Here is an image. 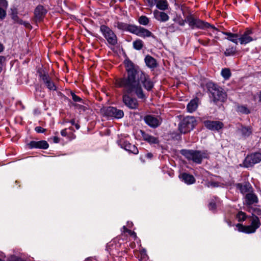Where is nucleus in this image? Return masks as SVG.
<instances>
[{
	"mask_svg": "<svg viewBox=\"0 0 261 261\" xmlns=\"http://www.w3.org/2000/svg\"><path fill=\"white\" fill-rule=\"evenodd\" d=\"M19 24L23 25L27 28H31V25L29 22H27V21H24L22 20H21V22H20Z\"/></svg>",
	"mask_w": 261,
	"mask_h": 261,
	"instance_id": "nucleus-46",
	"label": "nucleus"
},
{
	"mask_svg": "<svg viewBox=\"0 0 261 261\" xmlns=\"http://www.w3.org/2000/svg\"><path fill=\"white\" fill-rule=\"evenodd\" d=\"M103 114L110 117L120 119L123 117L124 112L122 110L113 107H108L102 109Z\"/></svg>",
	"mask_w": 261,
	"mask_h": 261,
	"instance_id": "nucleus-9",
	"label": "nucleus"
},
{
	"mask_svg": "<svg viewBox=\"0 0 261 261\" xmlns=\"http://www.w3.org/2000/svg\"><path fill=\"white\" fill-rule=\"evenodd\" d=\"M125 66L127 75L116 79V87L122 88L123 93H131L135 92L138 98H144L145 95L138 81L139 71L137 67L130 60L125 61Z\"/></svg>",
	"mask_w": 261,
	"mask_h": 261,
	"instance_id": "nucleus-1",
	"label": "nucleus"
},
{
	"mask_svg": "<svg viewBox=\"0 0 261 261\" xmlns=\"http://www.w3.org/2000/svg\"><path fill=\"white\" fill-rule=\"evenodd\" d=\"M144 120L147 124L153 128L157 127L161 124V121L160 119L152 115L146 116L144 117Z\"/></svg>",
	"mask_w": 261,
	"mask_h": 261,
	"instance_id": "nucleus-17",
	"label": "nucleus"
},
{
	"mask_svg": "<svg viewBox=\"0 0 261 261\" xmlns=\"http://www.w3.org/2000/svg\"><path fill=\"white\" fill-rule=\"evenodd\" d=\"M100 31L109 44L115 45L117 43V37L113 31L106 25L100 27Z\"/></svg>",
	"mask_w": 261,
	"mask_h": 261,
	"instance_id": "nucleus-6",
	"label": "nucleus"
},
{
	"mask_svg": "<svg viewBox=\"0 0 261 261\" xmlns=\"http://www.w3.org/2000/svg\"><path fill=\"white\" fill-rule=\"evenodd\" d=\"M118 144L121 148L130 153L134 154H137L139 153L137 147L125 140L120 139L118 142Z\"/></svg>",
	"mask_w": 261,
	"mask_h": 261,
	"instance_id": "nucleus-14",
	"label": "nucleus"
},
{
	"mask_svg": "<svg viewBox=\"0 0 261 261\" xmlns=\"http://www.w3.org/2000/svg\"><path fill=\"white\" fill-rule=\"evenodd\" d=\"M79 109L85 111L87 110V108L84 106L78 105Z\"/></svg>",
	"mask_w": 261,
	"mask_h": 261,
	"instance_id": "nucleus-52",
	"label": "nucleus"
},
{
	"mask_svg": "<svg viewBox=\"0 0 261 261\" xmlns=\"http://www.w3.org/2000/svg\"><path fill=\"white\" fill-rule=\"evenodd\" d=\"M250 218H251L250 225L245 226L241 223L236 225L239 231L245 233H252L255 232L256 229L259 227L261 224L259 218L254 214H252Z\"/></svg>",
	"mask_w": 261,
	"mask_h": 261,
	"instance_id": "nucleus-4",
	"label": "nucleus"
},
{
	"mask_svg": "<svg viewBox=\"0 0 261 261\" xmlns=\"http://www.w3.org/2000/svg\"><path fill=\"white\" fill-rule=\"evenodd\" d=\"M222 33L227 36V37L225 38L230 41L235 43L236 44H238V40H239V35L238 34L232 33L227 32H223Z\"/></svg>",
	"mask_w": 261,
	"mask_h": 261,
	"instance_id": "nucleus-27",
	"label": "nucleus"
},
{
	"mask_svg": "<svg viewBox=\"0 0 261 261\" xmlns=\"http://www.w3.org/2000/svg\"><path fill=\"white\" fill-rule=\"evenodd\" d=\"M35 130L38 133H43L46 131V129L41 126H37L35 127Z\"/></svg>",
	"mask_w": 261,
	"mask_h": 261,
	"instance_id": "nucleus-44",
	"label": "nucleus"
},
{
	"mask_svg": "<svg viewBox=\"0 0 261 261\" xmlns=\"http://www.w3.org/2000/svg\"><path fill=\"white\" fill-rule=\"evenodd\" d=\"M236 217L239 221H244L247 218V216L244 212L240 211L237 214Z\"/></svg>",
	"mask_w": 261,
	"mask_h": 261,
	"instance_id": "nucleus-38",
	"label": "nucleus"
},
{
	"mask_svg": "<svg viewBox=\"0 0 261 261\" xmlns=\"http://www.w3.org/2000/svg\"><path fill=\"white\" fill-rule=\"evenodd\" d=\"M133 47L136 50H141L143 47V42L141 39H138L133 42Z\"/></svg>",
	"mask_w": 261,
	"mask_h": 261,
	"instance_id": "nucleus-33",
	"label": "nucleus"
},
{
	"mask_svg": "<svg viewBox=\"0 0 261 261\" xmlns=\"http://www.w3.org/2000/svg\"><path fill=\"white\" fill-rule=\"evenodd\" d=\"M179 178L188 185L194 184L195 182L194 177L190 174L183 173L179 175Z\"/></svg>",
	"mask_w": 261,
	"mask_h": 261,
	"instance_id": "nucleus-26",
	"label": "nucleus"
},
{
	"mask_svg": "<svg viewBox=\"0 0 261 261\" xmlns=\"http://www.w3.org/2000/svg\"><path fill=\"white\" fill-rule=\"evenodd\" d=\"M196 125L195 118L193 116H187L179 124L178 128L181 133L186 134L193 130Z\"/></svg>",
	"mask_w": 261,
	"mask_h": 261,
	"instance_id": "nucleus-5",
	"label": "nucleus"
},
{
	"mask_svg": "<svg viewBox=\"0 0 261 261\" xmlns=\"http://www.w3.org/2000/svg\"><path fill=\"white\" fill-rule=\"evenodd\" d=\"M142 137L144 140L148 142L150 144H156L158 143L159 141L156 138L152 136L145 132L141 130Z\"/></svg>",
	"mask_w": 261,
	"mask_h": 261,
	"instance_id": "nucleus-30",
	"label": "nucleus"
},
{
	"mask_svg": "<svg viewBox=\"0 0 261 261\" xmlns=\"http://www.w3.org/2000/svg\"><path fill=\"white\" fill-rule=\"evenodd\" d=\"M67 128H65V129H62L61 131V134L62 136L63 137H67L68 136V133L67 132Z\"/></svg>",
	"mask_w": 261,
	"mask_h": 261,
	"instance_id": "nucleus-48",
	"label": "nucleus"
},
{
	"mask_svg": "<svg viewBox=\"0 0 261 261\" xmlns=\"http://www.w3.org/2000/svg\"><path fill=\"white\" fill-rule=\"evenodd\" d=\"M237 111L238 112L246 114H248L250 113V110L246 106H238L237 107Z\"/></svg>",
	"mask_w": 261,
	"mask_h": 261,
	"instance_id": "nucleus-37",
	"label": "nucleus"
},
{
	"mask_svg": "<svg viewBox=\"0 0 261 261\" xmlns=\"http://www.w3.org/2000/svg\"><path fill=\"white\" fill-rule=\"evenodd\" d=\"M11 18L14 20L15 23L19 24L20 22H21V19L19 18L16 12L13 11L12 12Z\"/></svg>",
	"mask_w": 261,
	"mask_h": 261,
	"instance_id": "nucleus-40",
	"label": "nucleus"
},
{
	"mask_svg": "<svg viewBox=\"0 0 261 261\" xmlns=\"http://www.w3.org/2000/svg\"><path fill=\"white\" fill-rule=\"evenodd\" d=\"M71 96L72 99L75 101V102H81L82 99L78 96H77L74 93H71Z\"/></svg>",
	"mask_w": 261,
	"mask_h": 261,
	"instance_id": "nucleus-43",
	"label": "nucleus"
},
{
	"mask_svg": "<svg viewBox=\"0 0 261 261\" xmlns=\"http://www.w3.org/2000/svg\"><path fill=\"white\" fill-rule=\"evenodd\" d=\"M211 93L214 102H217L218 101H224L226 98V94L223 89L215 85L212 87Z\"/></svg>",
	"mask_w": 261,
	"mask_h": 261,
	"instance_id": "nucleus-8",
	"label": "nucleus"
},
{
	"mask_svg": "<svg viewBox=\"0 0 261 261\" xmlns=\"http://www.w3.org/2000/svg\"><path fill=\"white\" fill-rule=\"evenodd\" d=\"M85 261H92V259L90 257L87 258Z\"/></svg>",
	"mask_w": 261,
	"mask_h": 261,
	"instance_id": "nucleus-60",
	"label": "nucleus"
},
{
	"mask_svg": "<svg viewBox=\"0 0 261 261\" xmlns=\"http://www.w3.org/2000/svg\"><path fill=\"white\" fill-rule=\"evenodd\" d=\"M208 41H207V42H203V41H200V43H201V44H202L203 45H207V44H208Z\"/></svg>",
	"mask_w": 261,
	"mask_h": 261,
	"instance_id": "nucleus-57",
	"label": "nucleus"
},
{
	"mask_svg": "<svg viewBox=\"0 0 261 261\" xmlns=\"http://www.w3.org/2000/svg\"><path fill=\"white\" fill-rule=\"evenodd\" d=\"M259 100L261 102V91L260 92L259 95Z\"/></svg>",
	"mask_w": 261,
	"mask_h": 261,
	"instance_id": "nucleus-61",
	"label": "nucleus"
},
{
	"mask_svg": "<svg viewBox=\"0 0 261 261\" xmlns=\"http://www.w3.org/2000/svg\"><path fill=\"white\" fill-rule=\"evenodd\" d=\"M146 156L148 158L150 159V158H151L152 157V154L151 153H148L147 154Z\"/></svg>",
	"mask_w": 261,
	"mask_h": 261,
	"instance_id": "nucleus-54",
	"label": "nucleus"
},
{
	"mask_svg": "<svg viewBox=\"0 0 261 261\" xmlns=\"http://www.w3.org/2000/svg\"><path fill=\"white\" fill-rule=\"evenodd\" d=\"M122 231L123 233L127 232L128 233L130 236L133 237L134 239L135 240L137 237L136 233L134 231H132L131 230H129L126 228V226H123L122 228Z\"/></svg>",
	"mask_w": 261,
	"mask_h": 261,
	"instance_id": "nucleus-36",
	"label": "nucleus"
},
{
	"mask_svg": "<svg viewBox=\"0 0 261 261\" xmlns=\"http://www.w3.org/2000/svg\"><path fill=\"white\" fill-rule=\"evenodd\" d=\"M236 186L243 194L249 192L252 189V187L249 182L238 183L236 184Z\"/></svg>",
	"mask_w": 261,
	"mask_h": 261,
	"instance_id": "nucleus-23",
	"label": "nucleus"
},
{
	"mask_svg": "<svg viewBox=\"0 0 261 261\" xmlns=\"http://www.w3.org/2000/svg\"><path fill=\"white\" fill-rule=\"evenodd\" d=\"M199 105V99L198 98H194L188 103L187 106V111L189 113H193L195 111Z\"/></svg>",
	"mask_w": 261,
	"mask_h": 261,
	"instance_id": "nucleus-25",
	"label": "nucleus"
},
{
	"mask_svg": "<svg viewBox=\"0 0 261 261\" xmlns=\"http://www.w3.org/2000/svg\"><path fill=\"white\" fill-rule=\"evenodd\" d=\"M252 33L251 30H246L239 38L240 43L241 44H247L253 40L252 38L250 36Z\"/></svg>",
	"mask_w": 261,
	"mask_h": 261,
	"instance_id": "nucleus-21",
	"label": "nucleus"
},
{
	"mask_svg": "<svg viewBox=\"0 0 261 261\" xmlns=\"http://www.w3.org/2000/svg\"><path fill=\"white\" fill-rule=\"evenodd\" d=\"M219 186V183L218 182H208L207 186L208 187H217Z\"/></svg>",
	"mask_w": 261,
	"mask_h": 261,
	"instance_id": "nucleus-45",
	"label": "nucleus"
},
{
	"mask_svg": "<svg viewBox=\"0 0 261 261\" xmlns=\"http://www.w3.org/2000/svg\"><path fill=\"white\" fill-rule=\"evenodd\" d=\"M129 93H124L122 96V100L124 105L130 109H136L138 108L137 100L128 95Z\"/></svg>",
	"mask_w": 261,
	"mask_h": 261,
	"instance_id": "nucleus-13",
	"label": "nucleus"
},
{
	"mask_svg": "<svg viewBox=\"0 0 261 261\" xmlns=\"http://www.w3.org/2000/svg\"><path fill=\"white\" fill-rule=\"evenodd\" d=\"M245 204L247 205H251L258 202L257 196L254 193L249 192L245 195Z\"/></svg>",
	"mask_w": 261,
	"mask_h": 261,
	"instance_id": "nucleus-22",
	"label": "nucleus"
},
{
	"mask_svg": "<svg viewBox=\"0 0 261 261\" xmlns=\"http://www.w3.org/2000/svg\"><path fill=\"white\" fill-rule=\"evenodd\" d=\"M138 22L141 25H147L149 23V19L146 16L142 15L139 17Z\"/></svg>",
	"mask_w": 261,
	"mask_h": 261,
	"instance_id": "nucleus-34",
	"label": "nucleus"
},
{
	"mask_svg": "<svg viewBox=\"0 0 261 261\" xmlns=\"http://www.w3.org/2000/svg\"><path fill=\"white\" fill-rule=\"evenodd\" d=\"M74 126L75 127V128H76V129H79L80 127V124H77V123H75L74 124Z\"/></svg>",
	"mask_w": 261,
	"mask_h": 261,
	"instance_id": "nucleus-55",
	"label": "nucleus"
},
{
	"mask_svg": "<svg viewBox=\"0 0 261 261\" xmlns=\"http://www.w3.org/2000/svg\"><path fill=\"white\" fill-rule=\"evenodd\" d=\"M148 5L150 7L153 6L157 2H158L160 0H147Z\"/></svg>",
	"mask_w": 261,
	"mask_h": 261,
	"instance_id": "nucleus-47",
	"label": "nucleus"
},
{
	"mask_svg": "<svg viewBox=\"0 0 261 261\" xmlns=\"http://www.w3.org/2000/svg\"><path fill=\"white\" fill-rule=\"evenodd\" d=\"M8 4L6 0H0V19H3L6 16V10Z\"/></svg>",
	"mask_w": 261,
	"mask_h": 261,
	"instance_id": "nucleus-28",
	"label": "nucleus"
},
{
	"mask_svg": "<svg viewBox=\"0 0 261 261\" xmlns=\"http://www.w3.org/2000/svg\"><path fill=\"white\" fill-rule=\"evenodd\" d=\"M186 21L192 29H198L204 30L207 28H212L214 30L218 31V29L210 23L195 17L192 15H188L186 17Z\"/></svg>",
	"mask_w": 261,
	"mask_h": 261,
	"instance_id": "nucleus-2",
	"label": "nucleus"
},
{
	"mask_svg": "<svg viewBox=\"0 0 261 261\" xmlns=\"http://www.w3.org/2000/svg\"><path fill=\"white\" fill-rule=\"evenodd\" d=\"M9 261H25V260H24L22 259H21L20 258H18V257H12L11 258Z\"/></svg>",
	"mask_w": 261,
	"mask_h": 261,
	"instance_id": "nucleus-49",
	"label": "nucleus"
},
{
	"mask_svg": "<svg viewBox=\"0 0 261 261\" xmlns=\"http://www.w3.org/2000/svg\"><path fill=\"white\" fill-rule=\"evenodd\" d=\"M40 76L44 83L49 90L55 91L57 89L54 83L51 80L50 77L48 74L40 73Z\"/></svg>",
	"mask_w": 261,
	"mask_h": 261,
	"instance_id": "nucleus-16",
	"label": "nucleus"
},
{
	"mask_svg": "<svg viewBox=\"0 0 261 261\" xmlns=\"http://www.w3.org/2000/svg\"><path fill=\"white\" fill-rule=\"evenodd\" d=\"M261 162V152H255L250 153L245 158L244 162V166L249 168L253 166L255 164Z\"/></svg>",
	"mask_w": 261,
	"mask_h": 261,
	"instance_id": "nucleus-7",
	"label": "nucleus"
},
{
	"mask_svg": "<svg viewBox=\"0 0 261 261\" xmlns=\"http://www.w3.org/2000/svg\"><path fill=\"white\" fill-rule=\"evenodd\" d=\"M146 65L150 68L154 69L157 67L158 64L156 60L152 57L147 55L145 58Z\"/></svg>",
	"mask_w": 261,
	"mask_h": 261,
	"instance_id": "nucleus-29",
	"label": "nucleus"
},
{
	"mask_svg": "<svg viewBox=\"0 0 261 261\" xmlns=\"http://www.w3.org/2000/svg\"><path fill=\"white\" fill-rule=\"evenodd\" d=\"M53 142L55 143H58L60 142V139L59 137L55 136L53 138Z\"/></svg>",
	"mask_w": 261,
	"mask_h": 261,
	"instance_id": "nucleus-51",
	"label": "nucleus"
},
{
	"mask_svg": "<svg viewBox=\"0 0 261 261\" xmlns=\"http://www.w3.org/2000/svg\"><path fill=\"white\" fill-rule=\"evenodd\" d=\"M231 74L230 70L228 68L223 69L221 71V75L225 80H228Z\"/></svg>",
	"mask_w": 261,
	"mask_h": 261,
	"instance_id": "nucleus-35",
	"label": "nucleus"
},
{
	"mask_svg": "<svg viewBox=\"0 0 261 261\" xmlns=\"http://www.w3.org/2000/svg\"><path fill=\"white\" fill-rule=\"evenodd\" d=\"M29 147L32 148H39L46 149L48 148L49 145L46 141H32L28 144Z\"/></svg>",
	"mask_w": 261,
	"mask_h": 261,
	"instance_id": "nucleus-18",
	"label": "nucleus"
},
{
	"mask_svg": "<svg viewBox=\"0 0 261 261\" xmlns=\"http://www.w3.org/2000/svg\"><path fill=\"white\" fill-rule=\"evenodd\" d=\"M156 7L162 10H165L168 8V4L165 0H160L156 3Z\"/></svg>",
	"mask_w": 261,
	"mask_h": 261,
	"instance_id": "nucleus-32",
	"label": "nucleus"
},
{
	"mask_svg": "<svg viewBox=\"0 0 261 261\" xmlns=\"http://www.w3.org/2000/svg\"><path fill=\"white\" fill-rule=\"evenodd\" d=\"M120 2H123L125 0H119Z\"/></svg>",
	"mask_w": 261,
	"mask_h": 261,
	"instance_id": "nucleus-63",
	"label": "nucleus"
},
{
	"mask_svg": "<svg viewBox=\"0 0 261 261\" xmlns=\"http://www.w3.org/2000/svg\"><path fill=\"white\" fill-rule=\"evenodd\" d=\"M69 129H70V130H72L73 129V128L72 127H69Z\"/></svg>",
	"mask_w": 261,
	"mask_h": 261,
	"instance_id": "nucleus-62",
	"label": "nucleus"
},
{
	"mask_svg": "<svg viewBox=\"0 0 261 261\" xmlns=\"http://www.w3.org/2000/svg\"><path fill=\"white\" fill-rule=\"evenodd\" d=\"M130 246L132 248H134V246H135V244L134 243H132L130 244Z\"/></svg>",
	"mask_w": 261,
	"mask_h": 261,
	"instance_id": "nucleus-59",
	"label": "nucleus"
},
{
	"mask_svg": "<svg viewBox=\"0 0 261 261\" xmlns=\"http://www.w3.org/2000/svg\"><path fill=\"white\" fill-rule=\"evenodd\" d=\"M47 12L46 10L42 5H38L36 7L34 11V15L35 18L40 21L45 16Z\"/></svg>",
	"mask_w": 261,
	"mask_h": 261,
	"instance_id": "nucleus-19",
	"label": "nucleus"
},
{
	"mask_svg": "<svg viewBox=\"0 0 261 261\" xmlns=\"http://www.w3.org/2000/svg\"><path fill=\"white\" fill-rule=\"evenodd\" d=\"M121 244L117 239H114L107 244L106 250L112 255H117L120 251Z\"/></svg>",
	"mask_w": 261,
	"mask_h": 261,
	"instance_id": "nucleus-11",
	"label": "nucleus"
},
{
	"mask_svg": "<svg viewBox=\"0 0 261 261\" xmlns=\"http://www.w3.org/2000/svg\"><path fill=\"white\" fill-rule=\"evenodd\" d=\"M138 81L140 83L142 84L144 87L148 91L151 90L153 87V84L151 82L149 76L143 72L138 73Z\"/></svg>",
	"mask_w": 261,
	"mask_h": 261,
	"instance_id": "nucleus-10",
	"label": "nucleus"
},
{
	"mask_svg": "<svg viewBox=\"0 0 261 261\" xmlns=\"http://www.w3.org/2000/svg\"><path fill=\"white\" fill-rule=\"evenodd\" d=\"M204 126L211 130H219L223 128V123L219 121L206 120L204 121Z\"/></svg>",
	"mask_w": 261,
	"mask_h": 261,
	"instance_id": "nucleus-15",
	"label": "nucleus"
},
{
	"mask_svg": "<svg viewBox=\"0 0 261 261\" xmlns=\"http://www.w3.org/2000/svg\"><path fill=\"white\" fill-rule=\"evenodd\" d=\"M70 122L71 123V124L72 125H74V124H75V120L74 119H72L70 120Z\"/></svg>",
	"mask_w": 261,
	"mask_h": 261,
	"instance_id": "nucleus-56",
	"label": "nucleus"
},
{
	"mask_svg": "<svg viewBox=\"0 0 261 261\" xmlns=\"http://www.w3.org/2000/svg\"><path fill=\"white\" fill-rule=\"evenodd\" d=\"M0 261H4V260L2 259H0Z\"/></svg>",
	"mask_w": 261,
	"mask_h": 261,
	"instance_id": "nucleus-64",
	"label": "nucleus"
},
{
	"mask_svg": "<svg viewBox=\"0 0 261 261\" xmlns=\"http://www.w3.org/2000/svg\"><path fill=\"white\" fill-rule=\"evenodd\" d=\"M182 154L188 160H191L197 164H200L203 159L208 156L207 151L200 150H183Z\"/></svg>",
	"mask_w": 261,
	"mask_h": 261,
	"instance_id": "nucleus-3",
	"label": "nucleus"
},
{
	"mask_svg": "<svg viewBox=\"0 0 261 261\" xmlns=\"http://www.w3.org/2000/svg\"><path fill=\"white\" fill-rule=\"evenodd\" d=\"M214 199H212V200L208 204V208L210 210H215L216 208V201H217V198L214 197Z\"/></svg>",
	"mask_w": 261,
	"mask_h": 261,
	"instance_id": "nucleus-41",
	"label": "nucleus"
},
{
	"mask_svg": "<svg viewBox=\"0 0 261 261\" xmlns=\"http://www.w3.org/2000/svg\"><path fill=\"white\" fill-rule=\"evenodd\" d=\"M67 137L70 139V140H72V139H74L75 138L76 136L74 134H73V133H70V134H68V136H67Z\"/></svg>",
	"mask_w": 261,
	"mask_h": 261,
	"instance_id": "nucleus-50",
	"label": "nucleus"
},
{
	"mask_svg": "<svg viewBox=\"0 0 261 261\" xmlns=\"http://www.w3.org/2000/svg\"><path fill=\"white\" fill-rule=\"evenodd\" d=\"M240 130L244 137H248L252 134V128L250 127L242 126Z\"/></svg>",
	"mask_w": 261,
	"mask_h": 261,
	"instance_id": "nucleus-31",
	"label": "nucleus"
},
{
	"mask_svg": "<svg viewBox=\"0 0 261 261\" xmlns=\"http://www.w3.org/2000/svg\"><path fill=\"white\" fill-rule=\"evenodd\" d=\"M141 254L142 255H145L146 254V251L145 250V249H142V250H141Z\"/></svg>",
	"mask_w": 261,
	"mask_h": 261,
	"instance_id": "nucleus-58",
	"label": "nucleus"
},
{
	"mask_svg": "<svg viewBox=\"0 0 261 261\" xmlns=\"http://www.w3.org/2000/svg\"><path fill=\"white\" fill-rule=\"evenodd\" d=\"M134 24H127L117 21L115 22L114 27L123 31H128L132 33Z\"/></svg>",
	"mask_w": 261,
	"mask_h": 261,
	"instance_id": "nucleus-20",
	"label": "nucleus"
},
{
	"mask_svg": "<svg viewBox=\"0 0 261 261\" xmlns=\"http://www.w3.org/2000/svg\"><path fill=\"white\" fill-rule=\"evenodd\" d=\"M132 33L142 38L150 37L153 36V34L148 30L135 24Z\"/></svg>",
	"mask_w": 261,
	"mask_h": 261,
	"instance_id": "nucleus-12",
	"label": "nucleus"
},
{
	"mask_svg": "<svg viewBox=\"0 0 261 261\" xmlns=\"http://www.w3.org/2000/svg\"><path fill=\"white\" fill-rule=\"evenodd\" d=\"M236 48L233 47H231L228 48H227L224 52V55L226 56H230L234 55L236 54Z\"/></svg>",
	"mask_w": 261,
	"mask_h": 261,
	"instance_id": "nucleus-39",
	"label": "nucleus"
},
{
	"mask_svg": "<svg viewBox=\"0 0 261 261\" xmlns=\"http://www.w3.org/2000/svg\"><path fill=\"white\" fill-rule=\"evenodd\" d=\"M175 21L179 25L184 26L185 24L186 19L185 20L182 19L180 17H177L174 19Z\"/></svg>",
	"mask_w": 261,
	"mask_h": 261,
	"instance_id": "nucleus-42",
	"label": "nucleus"
},
{
	"mask_svg": "<svg viewBox=\"0 0 261 261\" xmlns=\"http://www.w3.org/2000/svg\"><path fill=\"white\" fill-rule=\"evenodd\" d=\"M4 46L2 44L0 43V53L2 52L4 50Z\"/></svg>",
	"mask_w": 261,
	"mask_h": 261,
	"instance_id": "nucleus-53",
	"label": "nucleus"
},
{
	"mask_svg": "<svg viewBox=\"0 0 261 261\" xmlns=\"http://www.w3.org/2000/svg\"><path fill=\"white\" fill-rule=\"evenodd\" d=\"M153 15L154 18L160 21L165 22L169 19V16L166 13L156 10L154 11Z\"/></svg>",
	"mask_w": 261,
	"mask_h": 261,
	"instance_id": "nucleus-24",
	"label": "nucleus"
}]
</instances>
